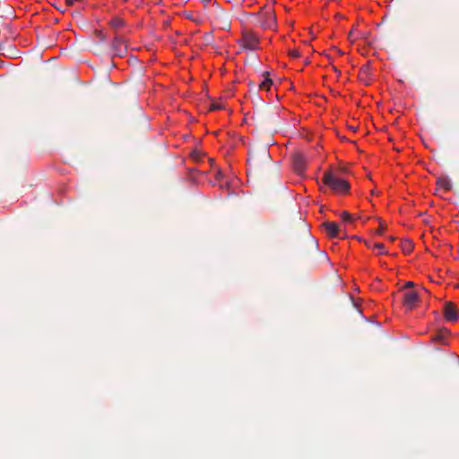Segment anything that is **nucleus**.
<instances>
[{
    "instance_id": "nucleus-18",
    "label": "nucleus",
    "mask_w": 459,
    "mask_h": 459,
    "mask_svg": "<svg viewBox=\"0 0 459 459\" xmlns=\"http://www.w3.org/2000/svg\"><path fill=\"white\" fill-rule=\"evenodd\" d=\"M222 108L223 106L221 104L214 102L211 105L210 110H219Z\"/></svg>"
},
{
    "instance_id": "nucleus-25",
    "label": "nucleus",
    "mask_w": 459,
    "mask_h": 459,
    "mask_svg": "<svg viewBox=\"0 0 459 459\" xmlns=\"http://www.w3.org/2000/svg\"><path fill=\"white\" fill-rule=\"evenodd\" d=\"M367 246L370 248H373V246H371L369 243H367Z\"/></svg>"
},
{
    "instance_id": "nucleus-8",
    "label": "nucleus",
    "mask_w": 459,
    "mask_h": 459,
    "mask_svg": "<svg viewBox=\"0 0 459 459\" xmlns=\"http://www.w3.org/2000/svg\"><path fill=\"white\" fill-rule=\"evenodd\" d=\"M444 316L447 321L455 322L458 319L457 310L452 302H446L444 306Z\"/></svg>"
},
{
    "instance_id": "nucleus-2",
    "label": "nucleus",
    "mask_w": 459,
    "mask_h": 459,
    "mask_svg": "<svg viewBox=\"0 0 459 459\" xmlns=\"http://www.w3.org/2000/svg\"><path fill=\"white\" fill-rule=\"evenodd\" d=\"M255 18V23L259 25L264 30H276L277 20L276 14L273 5L265 4L262 9L259 15L252 14Z\"/></svg>"
},
{
    "instance_id": "nucleus-15",
    "label": "nucleus",
    "mask_w": 459,
    "mask_h": 459,
    "mask_svg": "<svg viewBox=\"0 0 459 459\" xmlns=\"http://www.w3.org/2000/svg\"><path fill=\"white\" fill-rule=\"evenodd\" d=\"M341 218L345 222H351L354 219L353 215L346 211L342 212Z\"/></svg>"
},
{
    "instance_id": "nucleus-1",
    "label": "nucleus",
    "mask_w": 459,
    "mask_h": 459,
    "mask_svg": "<svg viewBox=\"0 0 459 459\" xmlns=\"http://www.w3.org/2000/svg\"><path fill=\"white\" fill-rule=\"evenodd\" d=\"M271 155L266 146H262L249 151L247 159V174L254 177L264 172L270 165Z\"/></svg>"
},
{
    "instance_id": "nucleus-3",
    "label": "nucleus",
    "mask_w": 459,
    "mask_h": 459,
    "mask_svg": "<svg viewBox=\"0 0 459 459\" xmlns=\"http://www.w3.org/2000/svg\"><path fill=\"white\" fill-rule=\"evenodd\" d=\"M322 182L337 194H346L350 190L349 183L331 171L324 173Z\"/></svg>"
},
{
    "instance_id": "nucleus-17",
    "label": "nucleus",
    "mask_w": 459,
    "mask_h": 459,
    "mask_svg": "<svg viewBox=\"0 0 459 459\" xmlns=\"http://www.w3.org/2000/svg\"><path fill=\"white\" fill-rule=\"evenodd\" d=\"M385 229H386V225L383 222H380L379 228L377 230L376 233L381 235V234H383V232Z\"/></svg>"
},
{
    "instance_id": "nucleus-4",
    "label": "nucleus",
    "mask_w": 459,
    "mask_h": 459,
    "mask_svg": "<svg viewBox=\"0 0 459 459\" xmlns=\"http://www.w3.org/2000/svg\"><path fill=\"white\" fill-rule=\"evenodd\" d=\"M259 124L268 129H274L280 126L279 115L276 111L269 109L258 117Z\"/></svg>"
},
{
    "instance_id": "nucleus-21",
    "label": "nucleus",
    "mask_w": 459,
    "mask_h": 459,
    "mask_svg": "<svg viewBox=\"0 0 459 459\" xmlns=\"http://www.w3.org/2000/svg\"><path fill=\"white\" fill-rule=\"evenodd\" d=\"M98 37L100 38V39L101 41L105 40V36L102 34V32H101V31H99V32H98Z\"/></svg>"
},
{
    "instance_id": "nucleus-11",
    "label": "nucleus",
    "mask_w": 459,
    "mask_h": 459,
    "mask_svg": "<svg viewBox=\"0 0 459 459\" xmlns=\"http://www.w3.org/2000/svg\"><path fill=\"white\" fill-rule=\"evenodd\" d=\"M264 80L259 83V89L268 91L273 83L272 79L269 78V73H264Z\"/></svg>"
},
{
    "instance_id": "nucleus-23",
    "label": "nucleus",
    "mask_w": 459,
    "mask_h": 459,
    "mask_svg": "<svg viewBox=\"0 0 459 459\" xmlns=\"http://www.w3.org/2000/svg\"><path fill=\"white\" fill-rule=\"evenodd\" d=\"M349 38L352 40L356 39V37H353V30H351L349 34Z\"/></svg>"
},
{
    "instance_id": "nucleus-10",
    "label": "nucleus",
    "mask_w": 459,
    "mask_h": 459,
    "mask_svg": "<svg viewBox=\"0 0 459 459\" xmlns=\"http://www.w3.org/2000/svg\"><path fill=\"white\" fill-rule=\"evenodd\" d=\"M419 300V295L415 290L406 291L403 295V305L411 309Z\"/></svg>"
},
{
    "instance_id": "nucleus-9",
    "label": "nucleus",
    "mask_w": 459,
    "mask_h": 459,
    "mask_svg": "<svg viewBox=\"0 0 459 459\" xmlns=\"http://www.w3.org/2000/svg\"><path fill=\"white\" fill-rule=\"evenodd\" d=\"M322 226L324 227L326 234L330 238H338L339 237L341 230H340L338 223H336L334 221H325L322 224Z\"/></svg>"
},
{
    "instance_id": "nucleus-12",
    "label": "nucleus",
    "mask_w": 459,
    "mask_h": 459,
    "mask_svg": "<svg viewBox=\"0 0 459 459\" xmlns=\"http://www.w3.org/2000/svg\"><path fill=\"white\" fill-rule=\"evenodd\" d=\"M437 183L440 187L444 188L446 191L452 188V183L450 179L447 178H438Z\"/></svg>"
},
{
    "instance_id": "nucleus-5",
    "label": "nucleus",
    "mask_w": 459,
    "mask_h": 459,
    "mask_svg": "<svg viewBox=\"0 0 459 459\" xmlns=\"http://www.w3.org/2000/svg\"><path fill=\"white\" fill-rule=\"evenodd\" d=\"M241 41H242L243 48L250 49V50L256 49L259 45L258 36L249 30H246L243 32Z\"/></svg>"
},
{
    "instance_id": "nucleus-22",
    "label": "nucleus",
    "mask_w": 459,
    "mask_h": 459,
    "mask_svg": "<svg viewBox=\"0 0 459 459\" xmlns=\"http://www.w3.org/2000/svg\"><path fill=\"white\" fill-rule=\"evenodd\" d=\"M412 286H414V283H413L412 281H407V282L405 283V287H406V288L412 287Z\"/></svg>"
},
{
    "instance_id": "nucleus-24",
    "label": "nucleus",
    "mask_w": 459,
    "mask_h": 459,
    "mask_svg": "<svg viewBox=\"0 0 459 459\" xmlns=\"http://www.w3.org/2000/svg\"><path fill=\"white\" fill-rule=\"evenodd\" d=\"M74 0H65L66 4L71 5L74 4Z\"/></svg>"
},
{
    "instance_id": "nucleus-19",
    "label": "nucleus",
    "mask_w": 459,
    "mask_h": 459,
    "mask_svg": "<svg viewBox=\"0 0 459 459\" xmlns=\"http://www.w3.org/2000/svg\"><path fill=\"white\" fill-rule=\"evenodd\" d=\"M290 56L291 57L296 58V57H299V56H300V53H299V50H297V49H293V50H290Z\"/></svg>"
},
{
    "instance_id": "nucleus-14",
    "label": "nucleus",
    "mask_w": 459,
    "mask_h": 459,
    "mask_svg": "<svg viewBox=\"0 0 459 459\" xmlns=\"http://www.w3.org/2000/svg\"><path fill=\"white\" fill-rule=\"evenodd\" d=\"M110 25L116 29L120 28L124 25V21L120 18L116 17L110 21Z\"/></svg>"
},
{
    "instance_id": "nucleus-16",
    "label": "nucleus",
    "mask_w": 459,
    "mask_h": 459,
    "mask_svg": "<svg viewBox=\"0 0 459 459\" xmlns=\"http://www.w3.org/2000/svg\"><path fill=\"white\" fill-rule=\"evenodd\" d=\"M373 248H377V249H379V250H380V254H385V255H386V254H387V252H386V251H385V246H384V244H383V243H376V244H374V245H373Z\"/></svg>"
},
{
    "instance_id": "nucleus-6",
    "label": "nucleus",
    "mask_w": 459,
    "mask_h": 459,
    "mask_svg": "<svg viewBox=\"0 0 459 459\" xmlns=\"http://www.w3.org/2000/svg\"><path fill=\"white\" fill-rule=\"evenodd\" d=\"M111 48L116 56H122L126 53L127 44L122 37L116 35L112 41Z\"/></svg>"
},
{
    "instance_id": "nucleus-13",
    "label": "nucleus",
    "mask_w": 459,
    "mask_h": 459,
    "mask_svg": "<svg viewBox=\"0 0 459 459\" xmlns=\"http://www.w3.org/2000/svg\"><path fill=\"white\" fill-rule=\"evenodd\" d=\"M412 248L413 245L410 240H405L403 242L402 249L404 253L409 254L410 252H411Z\"/></svg>"
},
{
    "instance_id": "nucleus-20",
    "label": "nucleus",
    "mask_w": 459,
    "mask_h": 459,
    "mask_svg": "<svg viewBox=\"0 0 459 459\" xmlns=\"http://www.w3.org/2000/svg\"><path fill=\"white\" fill-rule=\"evenodd\" d=\"M308 240H309V244H310L311 247L314 248V249H316L317 248V244L315 241V239L313 238L309 237Z\"/></svg>"
},
{
    "instance_id": "nucleus-7",
    "label": "nucleus",
    "mask_w": 459,
    "mask_h": 459,
    "mask_svg": "<svg viewBox=\"0 0 459 459\" xmlns=\"http://www.w3.org/2000/svg\"><path fill=\"white\" fill-rule=\"evenodd\" d=\"M292 164L294 170L301 174L305 171L307 167V159L303 153H295L292 157Z\"/></svg>"
},
{
    "instance_id": "nucleus-26",
    "label": "nucleus",
    "mask_w": 459,
    "mask_h": 459,
    "mask_svg": "<svg viewBox=\"0 0 459 459\" xmlns=\"http://www.w3.org/2000/svg\"><path fill=\"white\" fill-rule=\"evenodd\" d=\"M395 238L394 237H390V240L394 241Z\"/></svg>"
}]
</instances>
